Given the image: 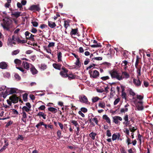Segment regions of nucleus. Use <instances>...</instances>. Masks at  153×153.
<instances>
[{
	"label": "nucleus",
	"mask_w": 153,
	"mask_h": 153,
	"mask_svg": "<svg viewBox=\"0 0 153 153\" xmlns=\"http://www.w3.org/2000/svg\"><path fill=\"white\" fill-rule=\"evenodd\" d=\"M112 78H116L118 80H122V76L121 74L117 71L113 70L109 72Z\"/></svg>",
	"instance_id": "nucleus-1"
},
{
	"label": "nucleus",
	"mask_w": 153,
	"mask_h": 153,
	"mask_svg": "<svg viewBox=\"0 0 153 153\" xmlns=\"http://www.w3.org/2000/svg\"><path fill=\"white\" fill-rule=\"evenodd\" d=\"M3 23L1 24V26L4 29L8 30L9 27L11 23L9 19L6 18L3 19Z\"/></svg>",
	"instance_id": "nucleus-2"
},
{
	"label": "nucleus",
	"mask_w": 153,
	"mask_h": 153,
	"mask_svg": "<svg viewBox=\"0 0 153 153\" xmlns=\"http://www.w3.org/2000/svg\"><path fill=\"white\" fill-rule=\"evenodd\" d=\"M88 72L90 77L92 79H97L100 75L99 72L96 70L93 71L90 70Z\"/></svg>",
	"instance_id": "nucleus-3"
},
{
	"label": "nucleus",
	"mask_w": 153,
	"mask_h": 153,
	"mask_svg": "<svg viewBox=\"0 0 153 153\" xmlns=\"http://www.w3.org/2000/svg\"><path fill=\"white\" fill-rule=\"evenodd\" d=\"M133 101L138 110H142L143 109V102L142 101H138L137 99H135Z\"/></svg>",
	"instance_id": "nucleus-4"
},
{
	"label": "nucleus",
	"mask_w": 153,
	"mask_h": 153,
	"mask_svg": "<svg viewBox=\"0 0 153 153\" xmlns=\"http://www.w3.org/2000/svg\"><path fill=\"white\" fill-rule=\"evenodd\" d=\"M79 100L82 103L86 104H89L90 103L88 101L87 97L84 95L80 96L79 97Z\"/></svg>",
	"instance_id": "nucleus-5"
},
{
	"label": "nucleus",
	"mask_w": 153,
	"mask_h": 153,
	"mask_svg": "<svg viewBox=\"0 0 153 153\" xmlns=\"http://www.w3.org/2000/svg\"><path fill=\"white\" fill-rule=\"evenodd\" d=\"M18 89L15 88H10L6 89L5 92L7 95H9L16 93Z\"/></svg>",
	"instance_id": "nucleus-6"
},
{
	"label": "nucleus",
	"mask_w": 153,
	"mask_h": 153,
	"mask_svg": "<svg viewBox=\"0 0 153 153\" xmlns=\"http://www.w3.org/2000/svg\"><path fill=\"white\" fill-rule=\"evenodd\" d=\"M31 106L29 102H27L26 103V105L24 106L22 108V112H29L31 111Z\"/></svg>",
	"instance_id": "nucleus-7"
},
{
	"label": "nucleus",
	"mask_w": 153,
	"mask_h": 153,
	"mask_svg": "<svg viewBox=\"0 0 153 153\" xmlns=\"http://www.w3.org/2000/svg\"><path fill=\"white\" fill-rule=\"evenodd\" d=\"M25 35L27 39L30 40L32 41H34V36L31 34L28 31L26 32L25 33Z\"/></svg>",
	"instance_id": "nucleus-8"
},
{
	"label": "nucleus",
	"mask_w": 153,
	"mask_h": 153,
	"mask_svg": "<svg viewBox=\"0 0 153 153\" xmlns=\"http://www.w3.org/2000/svg\"><path fill=\"white\" fill-rule=\"evenodd\" d=\"M29 10L32 11H39L40 9L39 5H33L31 6L29 8Z\"/></svg>",
	"instance_id": "nucleus-9"
},
{
	"label": "nucleus",
	"mask_w": 153,
	"mask_h": 153,
	"mask_svg": "<svg viewBox=\"0 0 153 153\" xmlns=\"http://www.w3.org/2000/svg\"><path fill=\"white\" fill-rule=\"evenodd\" d=\"M9 100L13 103H16L18 102V97L15 95H13L9 97Z\"/></svg>",
	"instance_id": "nucleus-10"
},
{
	"label": "nucleus",
	"mask_w": 153,
	"mask_h": 153,
	"mask_svg": "<svg viewBox=\"0 0 153 153\" xmlns=\"http://www.w3.org/2000/svg\"><path fill=\"white\" fill-rule=\"evenodd\" d=\"M138 79H136L135 78L133 79V83L136 87H139L140 86L141 84V82L139 79L138 77H137Z\"/></svg>",
	"instance_id": "nucleus-11"
},
{
	"label": "nucleus",
	"mask_w": 153,
	"mask_h": 153,
	"mask_svg": "<svg viewBox=\"0 0 153 153\" xmlns=\"http://www.w3.org/2000/svg\"><path fill=\"white\" fill-rule=\"evenodd\" d=\"M113 121L116 124H118L120 122L119 120L122 121V118L121 117L118 116H115L113 117Z\"/></svg>",
	"instance_id": "nucleus-12"
},
{
	"label": "nucleus",
	"mask_w": 153,
	"mask_h": 153,
	"mask_svg": "<svg viewBox=\"0 0 153 153\" xmlns=\"http://www.w3.org/2000/svg\"><path fill=\"white\" fill-rule=\"evenodd\" d=\"M30 65L31 66V68L30 70L32 74L33 75H34L37 74L38 71L35 68V67L31 64H30Z\"/></svg>",
	"instance_id": "nucleus-13"
},
{
	"label": "nucleus",
	"mask_w": 153,
	"mask_h": 153,
	"mask_svg": "<svg viewBox=\"0 0 153 153\" xmlns=\"http://www.w3.org/2000/svg\"><path fill=\"white\" fill-rule=\"evenodd\" d=\"M122 80L124 79H127L130 77V74L126 71H122Z\"/></svg>",
	"instance_id": "nucleus-14"
},
{
	"label": "nucleus",
	"mask_w": 153,
	"mask_h": 153,
	"mask_svg": "<svg viewBox=\"0 0 153 153\" xmlns=\"http://www.w3.org/2000/svg\"><path fill=\"white\" fill-rule=\"evenodd\" d=\"M63 70V71H61L60 72V74L61 76L65 78L68 77V75L67 74V73L68 72V71L65 69V68H62Z\"/></svg>",
	"instance_id": "nucleus-15"
},
{
	"label": "nucleus",
	"mask_w": 153,
	"mask_h": 153,
	"mask_svg": "<svg viewBox=\"0 0 153 153\" xmlns=\"http://www.w3.org/2000/svg\"><path fill=\"white\" fill-rule=\"evenodd\" d=\"M21 13L19 11L13 12L11 13V16L13 17L17 18L19 16H22Z\"/></svg>",
	"instance_id": "nucleus-16"
},
{
	"label": "nucleus",
	"mask_w": 153,
	"mask_h": 153,
	"mask_svg": "<svg viewBox=\"0 0 153 153\" xmlns=\"http://www.w3.org/2000/svg\"><path fill=\"white\" fill-rule=\"evenodd\" d=\"M8 44H15L16 40L14 36L13 35L12 36V38H9L8 39Z\"/></svg>",
	"instance_id": "nucleus-17"
},
{
	"label": "nucleus",
	"mask_w": 153,
	"mask_h": 153,
	"mask_svg": "<svg viewBox=\"0 0 153 153\" xmlns=\"http://www.w3.org/2000/svg\"><path fill=\"white\" fill-rule=\"evenodd\" d=\"M29 63L25 61H23L22 63V65L23 67L27 70H28L30 68Z\"/></svg>",
	"instance_id": "nucleus-18"
},
{
	"label": "nucleus",
	"mask_w": 153,
	"mask_h": 153,
	"mask_svg": "<svg viewBox=\"0 0 153 153\" xmlns=\"http://www.w3.org/2000/svg\"><path fill=\"white\" fill-rule=\"evenodd\" d=\"M120 137V135L119 133H114L112 135V140L113 141H114L116 140L117 139L119 140Z\"/></svg>",
	"instance_id": "nucleus-19"
},
{
	"label": "nucleus",
	"mask_w": 153,
	"mask_h": 153,
	"mask_svg": "<svg viewBox=\"0 0 153 153\" xmlns=\"http://www.w3.org/2000/svg\"><path fill=\"white\" fill-rule=\"evenodd\" d=\"M129 105L127 104L124 106V108H122L120 109V112L121 113H125L128 111V107L129 106Z\"/></svg>",
	"instance_id": "nucleus-20"
},
{
	"label": "nucleus",
	"mask_w": 153,
	"mask_h": 153,
	"mask_svg": "<svg viewBox=\"0 0 153 153\" xmlns=\"http://www.w3.org/2000/svg\"><path fill=\"white\" fill-rule=\"evenodd\" d=\"M21 114L22 115V121L25 123L26 122V119L27 118V115L26 113L25 112H22L21 113Z\"/></svg>",
	"instance_id": "nucleus-21"
},
{
	"label": "nucleus",
	"mask_w": 153,
	"mask_h": 153,
	"mask_svg": "<svg viewBox=\"0 0 153 153\" xmlns=\"http://www.w3.org/2000/svg\"><path fill=\"white\" fill-rule=\"evenodd\" d=\"M7 66V64L5 62H3L0 63V68L2 69H5Z\"/></svg>",
	"instance_id": "nucleus-22"
},
{
	"label": "nucleus",
	"mask_w": 153,
	"mask_h": 153,
	"mask_svg": "<svg viewBox=\"0 0 153 153\" xmlns=\"http://www.w3.org/2000/svg\"><path fill=\"white\" fill-rule=\"evenodd\" d=\"M128 115H126L124 118V119L125 120V122H123V124H125L126 126H128L129 124V121H128Z\"/></svg>",
	"instance_id": "nucleus-23"
},
{
	"label": "nucleus",
	"mask_w": 153,
	"mask_h": 153,
	"mask_svg": "<svg viewBox=\"0 0 153 153\" xmlns=\"http://www.w3.org/2000/svg\"><path fill=\"white\" fill-rule=\"evenodd\" d=\"M98 106L100 108H104L105 107V104L104 101H101L99 102Z\"/></svg>",
	"instance_id": "nucleus-24"
},
{
	"label": "nucleus",
	"mask_w": 153,
	"mask_h": 153,
	"mask_svg": "<svg viewBox=\"0 0 153 153\" xmlns=\"http://www.w3.org/2000/svg\"><path fill=\"white\" fill-rule=\"evenodd\" d=\"M53 68L57 70H60L62 66V65L57 63H54L53 64Z\"/></svg>",
	"instance_id": "nucleus-25"
},
{
	"label": "nucleus",
	"mask_w": 153,
	"mask_h": 153,
	"mask_svg": "<svg viewBox=\"0 0 153 153\" xmlns=\"http://www.w3.org/2000/svg\"><path fill=\"white\" fill-rule=\"evenodd\" d=\"M48 25L50 27L52 28L55 27L56 26L55 22L49 21L48 22Z\"/></svg>",
	"instance_id": "nucleus-26"
},
{
	"label": "nucleus",
	"mask_w": 153,
	"mask_h": 153,
	"mask_svg": "<svg viewBox=\"0 0 153 153\" xmlns=\"http://www.w3.org/2000/svg\"><path fill=\"white\" fill-rule=\"evenodd\" d=\"M37 115L39 117H42L44 119H46V115L44 114L43 112H39L37 114Z\"/></svg>",
	"instance_id": "nucleus-27"
},
{
	"label": "nucleus",
	"mask_w": 153,
	"mask_h": 153,
	"mask_svg": "<svg viewBox=\"0 0 153 153\" xmlns=\"http://www.w3.org/2000/svg\"><path fill=\"white\" fill-rule=\"evenodd\" d=\"M103 118L109 124H111V120L109 117L107 115H104L103 116Z\"/></svg>",
	"instance_id": "nucleus-28"
},
{
	"label": "nucleus",
	"mask_w": 153,
	"mask_h": 153,
	"mask_svg": "<svg viewBox=\"0 0 153 153\" xmlns=\"http://www.w3.org/2000/svg\"><path fill=\"white\" fill-rule=\"evenodd\" d=\"M48 110L49 111L52 112L53 113H56L57 111V110L56 108L53 107H50L48 108Z\"/></svg>",
	"instance_id": "nucleus-29"
},
{
	"label": "nucleus",
	"mask_w": 153,
	"mask_h": 153,
	"mask_svg": "<svg viewBox=\"0 0 153 153\" xmlns=\"http://www.w3.org/2000/svg\"><path fill=\"white\" fill-rule=\"evenodd\" d=\"M92 121L94 122V123L96 124H98V118L97 117H94L93 118H92L91 119H90V122L91 123Z\"/></svg>",
	"instance_id": "nucleus-30"
},
{
	"label": "nucleus",
	"mask_w": 153,
	"mask_h": 153,
	"mask_svg": "<svg viewBox=\"0 0 153 153\" xmlns=\"http://www.w3.org/2000/svg\"><path fill=\"white\" fill-rule=\"evenodd\" d=\"M62 53L61 52H59L57 53V58H58V62H60L62 61Z\"/></svg>",
	"instance_id": "nucleus-31"
},
{
	"label": "nucleus",
	"mask_w": 153,
	"mask_h": 153,
	"mask_svg": "<svg viewBox=\"0 0 153 153\" xmlns=\"http://www.w3.org/2000/svg\"><path fill=\"white\" fill-rule=\"evenodd\" d=\"M139 62V58L138 56H137V58L136 59V61L135 62V67L136 68H137L141 67V66L140 65H138Z\"/></svg>",
	"instance_id": "nucleus-32"
},
{
	"label": "nucleus",
	"mask_w": 153,
	"mask_h": 153,
	"mask_svg": "<svg viewBox=\"0 0 153 153\" xmlns=\"http://www.w3.org/2000/svg\"><path fill=\"white\" fill-rule=\"evenodd\" d=\"M39 68L42 70H44L47 68V66L45 64L43 63L42 64Z\"/></svg>",
	"instance_id": "nucleus-33"
},
{
	"label": "nucleus",
	"mask_w": 153,
	"mask_h": 153,
	"mask_svg": "<svg viewBox=\"0 0 153 153\" xmlns=\"http://www.w3.org/2000/svg\"><path fill=\"white\" fill-rule=\"evenodd\" d=\"M14 62L16 64V65H20L22 63L21 61L20 60L18 59H16L14 60Z\"/></svg>",
	"instance_id": "nucleus-34"
},
{
	"label": "nucleus",
	"mask_w": 153,
	"mask_h": 153,
	"mask_svg": "<svg viewBox=\"0 0 153 153\" xmlns=\"http://www.w3.org/2000/svg\"><path fill=\"white\" fill-rule=\"evenodd\" d=\"M16 42H17L18 43H24L25 42V40H21L19 39L18 37H15Z\"/></svg>",
	"instance_id": "nucleus-35"
},
{
	"label": "nucleus",
	"mask_w": 153,
	"mask_h": 153,
	"mask_svg": "<svg viewBox=\"0 0 153 153\" xmlns=\"http://www.w3.org/2000/svg\"><path fill=\"white\" fill-rule=\"evenodd\" d=\"M137 99L134 98H133V99L134 100L135 99H137L138 100V99L139 100V101H142L143 99V96L141 95H137Z\"/></svg>",
	"instance_id": "nucleus-36"
},
{
	"label": "nucleus",
	"mask_w": 153,
	"mask_h": 153,
	"mask_svg": "<svg viewBox=\"0 0 153 153\" xmlns=\"http://www.w3.org/2000/svg\"><path fill=\"white\" fill-rule=\"evenodd\" d=\"M78 31L77 29H72L71 31V35H75L76 34Z\"/></svg>",
	"instance_id": "nucleus-37"
},
{
	"label": "nucleus",
	"mask_w": 153,
	"mask_h": 153,
	"mask_svg": "<svg viewBox=\"0 0 153 153\" xmlns=\"http://www.w3.org/2000/svg\"><path fill=\"white\" fill-rule=\"evenodd\" d=\"M96 134H97L95 133L92 132L89 134V136L93 140H94L95 139V137L96 135Z\"/></svg>",
	"instance_id": "nucleus-38"
},
{
	"label": "nucleus",
	"mask_w": 153,
	"mask_h": 153,
	"mask_svg": "<svg viewBox=\"0 0 153 153\" xmlns=\"http://www.w3.org/2000/svg\"><path fill=\"white\" fill-rule=\"evenodd\" d=\"M100 98L97 97H93L92 98V102L93 103L97 102Z\"/></svg>",
	"instance_id": "nucleus-39"
},
{
	"label": "nucleus",
	"mask_w": 153,
	"mask_h": 153,
	"mask_svg": "<svg viewBox=\"0 0 153 153\" xmlns=\"http://www.w3.org/2000/svg\"><path fill=\"white\" fill-rule=\"evenodd\" d=\"M129 94L131 96H134L136 94L131 89H130L128 90Z\"/></svg>",
	"instance_id": "nucleus-40"
},
{
	"label": "nucleus",
	"mask_w": 153,
	"mask_h": 153,
	"mask_svg": "<svg viewBox=\"0 0 153 153\" xmlns=\"http://www.w3.org/2000/svg\"><path fill=\"white\" fill-rule=\"evenodd\" d=\"M76 65L78 67H80L81 66V64L79 62V58L76 59V60L75 62Z\"/></svg>",
	"instance_id": "nucleus-41"
},
{
	"label": "nucleus",
	"mask_w": 153,
	"mask_h": 153,
	"mask_svg": "<svg viewBox=\"0 0 153 153\" xmlns=\"http://www.w3.org/2000/svg\"><path fill=\"white\" fill-rule=\"evenodd\" d=\"M16 68L19 70L20 71L22 72V73L24 74L26 73L27 72V71L24 69L22 67H16Z\"/></svg>",
	"instance_id": "nucleus-42"
},
{
	"label": "nucleus",
	"mask_w": 153,
	"mask_h": 153,
	"mask_svg": "<svg viewBox=\"0 0 153 153\" xmlns=\"http://www.w3.org/2000/svg\"><path fill=\"white\" fill-rule=\"evenodd\" d=\"M19 52H20V50H19L18 49V50L13 51L12 52L11 54L12 55H16L18 54V53H19Z\"/></svg>",
	"instance_id": "nucleus-43"
},
{
	"label": "nucleus",
	"mask_w": 153,
	"mask_h": 153,
	"mask_svg": "<svg viewBox=\"0 0 153 153\" xmlns=\"http://www.w3.org/2000/svg\"><path fill=\"white\" fill-rule=\"evenodd\" d=\"M4 143L5 144L3 146V149H5L6 148H7V146H8L9 144L7 142V140H4Z\"/></svg>",
	"instance_id": "nucleus-44"
},
{
	"label": "nucleus",
	"mask_w": 153,
	"mask_h": 153,
	"mask_svg": "<svg viewBox=\"0 0 153 153\" xmlns=\"http://www.w3.org/2000/svg\"><path fill=\"white\" fill-rule=\"evenodd\" d=\"M121 96L123 98H124L125 100L126 99V94L123 91V90L122 91Z\"/></svg>",
	"instance_id": "nucleus-45"
},
{
	"label": "nucleus",
	"mask_w": 153,
	"mask_h": 153,
	"mask_svg": "<svg viewBox=\"0 0 153 153\" xmlns=\"http://www.w3.org/2000/svg\"><path fill=\"white\" fill-rule=\"evenodd\" d=\"M14 77L17 80H19L21 79L20 76L17 74H15L14 75Z\"/></svg>",
	"instance_id": "nucleus-46"
},
{
	"label": "nucleus",
	"mask_w": 153,
	"mask_h": 153,
	"mask_svg": "<svg viewBox=\"0 0 153 153\" xmlns=\"http://www.w3.org/2000/svg\"><path fill=\"white\" fill-rule=\"evenodd\" d=\"M71 122L73 124H74L75 126L76 127L79 126V125L78 124V123L76 121L74 120H72L71 121Z\"/></svg>",
	"instance_id": "nucleus-47"
},
{
	"label": "nucleus",
	"mask_w": 153,
	"mask_h": 153,
	"mask_svg": "<svg viewBox=\"0 0 153 153\" xmlns=\"http://www.w3.org/2000/svg\"><path fill=\"white\" fill-rule=\"evenodd\" d=\"M64 27L66 28V29H67V27H68V26H69V24L68 22L67 21H64Z\"/></svg>",
	"instance_id": "nucleus-48"
},
{
	"label": "nucleus",
	"mask_w": 153,
	"mask_h": 153,
	"mask_svg": "<svg viewBox=\"0 0 153 153\" xmlns=\"http://www.w3.org/2000/svg\"><path fill=\"white\" fill-rule=\"evenodd\" d=\"M96 65V64H92L90 65L88 67L86 68L87 70H88L89 69L91 68H95V67Z\"/></svg>",
	"instance_id": "nucleus-49"
},
{
	"label": "nucleus",
	"mask_w": 153,
	"mask_h": 153,
	"mask_svg": "<svg viewBox=\"0 0 153 153\" xmlns=\"http://www.w3.org/2000/svg\"><path fill=\"white\" fill-rule=\"evenodd\" d=\"M120 99L119 98H117L114 101V105H117L118 102H120Z\"/></svg>",
	"instance_id": "nucleus-50"
},
{
	"label": "nucleus",
	"mask_w": 153,
	"mask_h": 153,
	"mask_svg": "<svg viewBox=\"0 0 153 153\" xmlns=\"http://www.w3.org/2000/svg\"><path fill=\"white\" fill-rule=\"evenodd\" d=\"M43 125H44V122H40L36 126V127L37 128H38L40 126Z\"/></svg>",
	"instance_id": "nucleus-51"
},
{
	"label": "nucleus",
	"mask_w": 153,
	"mask_h": 153,
	"mask_svg": "<svg viewBox=\"0 0 153 153\" xmlns=\"http://www.w3.org/2000/svg\"><path fill=\"white\" fill-rule=\"evenodd\" d=\"M141 67L137 68H136L137 69V74H138L139 76H140L141 75Z\"/></svg>",
	"instance_id": "nucleus-52"
},
{
	"label": "nucleus",
	"mask_w": 153,
	"mask_h": 153,
	"mask_svg": "<svg viewBox=\"0 0 153 153\" xmlns=\"http://www.w3.org/2000/svg\"><path fill=\"white\" fill-rule=\"evenodd\" d=\"M68 78L69 80L73 79L75 78L74 75L72 74H70L69 76H68Z\"/></svg>",
	"instance_id": "nucleus-53"
},
{
	"label": "nucleus",
	"mask_w": 153,
	"mask_h": 153,
	"mask_svg": "<svg viewBox=\"0 0 153 153\" xmlns=\"http://www.w3.org/2000/svg\"><path fill=\"white\" fill-rule=\"evenodd\" d=\"M31 24L34 27H37L38 25V22L36 21L32 22Z\"/></svg>",
	"instance_id": "nucleus-54"
},
{
	"label": "nucleus",
	"mask_w": 153,
	"mask_h": 153,
	"mask_svg": "<svg viewBox=\"0 0 153 153\" xmlns=\"http://www.w3.org/2000/svg\"><path fill=\"white\" fill-rule=\"evenodd\" d=\"M102 59V58L101 57H94L92 58V60H97L98 61H100Z\"/></svg>",
	"instance_id": "nucleus-55"
},
{
	"label": "nucleus",
	"mask_w": 153,
	"mask_h": 153,
	"mask_svg": "<svg viewBox=\"0 0 153 153\" xmlns=\"http://www.w3.org/2000/svg\"><path fill=\"white\" fill-rule=\"evenodd\" d=\"M55 45V43L54 42H50L48 45V48L50 47H53Z\"/></svg>",
	"instance_id": "nucleus-56"
},
{
	"label": "nucleus",
	"mask_w": 153,
	"mask_h": 153,
	"mask_svg": "<svg viewBox=\"0 0 153 153\" xmlns=\"http://www.w3.org/2000/svg\"><path fill=\"white\" fill-rule=\"evenodd\" d=\"M109 78L110 77L108 76H104L102 77L101 78V79H102V80L104 81L108 79H109Z\"/></svg>",
	"instance_id": "nucleus-57"
},
{
	"label": "nucleus",
	"mask_w": 153,
	"mask_h": 153,
	"mask_svg": "<svg viewBox=\"0 0 153 153\" xmlns=\"http://www.w3.org/2000/svg\"><path fill=\"white\" fill-rule=\"evenodd\" d=\"M13 123V121L11 120L9 121L8 122L6 123L5 126L6 127H8L9 126L12 124Z\"/></svg>",
	"instance_id": "nucleus-58"
},
{
	"label": "nucleus",
	"mask_w": 153,
	"mask_h": 153,
	"mask_svg": "<svg viewBox=\"0 0 153 153\" xmlns=\"http://www.w3.org/2000/svg\"><path fill=\"white\" fill-rule=\"evenodd\" d=\"M30 31L32 33H36L37 32V30L36 29L33 27H32Z\"/></svg>",
	"instance_id": "nucleus-59"
},
{
	"label": "nucleus",
	"mask_w": 153,
	"mask_h": 153,
	"mask_svg": "<svg viewBox=\"0 0 153 153\" xmlns=\"http://www.w3.org/2000/svg\"><path fill=\"white\" fill-rule=\"evenodd\" d=\"M80 110V111L84 113H86L87 111V109L85 108H81Z\"/></svg>",
	"instance_id": "nucleus-60"
},
{
	"label": "nucleus",
	"mask_w": 153,
	"mask_h": 153,
	"mask_svg": "<svg viewBox=\"0 0 153 153\" xmlns=\"http://www.w3.org/2000/svg\"><path fill=\"white\" fill-rule=\"evenodd\" d=\"M126 143H128V146L129 144H131V140L130 139L127 137V139L126 140Z\"/></svg>",
	"instance_id": "nucleus-61"
},
{
	"label": "nucleus",
	"mask_w": 153,
	"mask_h": 153,
	"mask_svg": "<svg viewBox=\"0 0 153 153\" xmlns=\"http://www.w3.org/2000/svg\"><path fill=\"white\" fill-rule=\"evenodd\" d=\"M130 130L131 132H133L136 130V128L134 127H131L130 128Z\"/></svg>",
	"instance_id": "nucleus-62"
},
{
	"label": "nucleus",
	"mask_w": 153,
	"mask_h": 153,
	"mask_svg": "<svg viewBox=\"0 0 153 153\" xmlns=\"http://www.w3.org/2000/svg\"><path fill=\"white\" fill-rule=\"evenodd\" d=\"M106 135L108 137H110L111 135V133L109 130H107L106 132Z\"/></svg>",
	"instance_id": "nucleus-63"
},
{
	"label": "nucleus",
	"mask_w": 153,
	"mask_h": 153,
	"mask_svg": "<svg viewBox=\"0 0 153 153\" xmlns=\"http://www.w3.org/2000/svg\"><path fill=\"white\" fill-rule=\"evenodd\" d=\"M45 108V107L44 105H42L38 108L39 110H44Z\"/></svg>",
	"instance_id": "nucleus-64"
}]
</instances>
